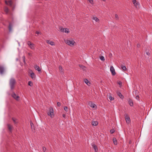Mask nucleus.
I'll return each instance as SVG.
<instances>
[{"instance_id":"nucleus-1","label":"nucleus","mask_w":152,"mask_h":152,"mask_svg":"<svg viewBox=\"0 0 152 152\" xmlns=\"http://www.w3.org/2000/svg\"><path fill=\"white\" fill-rule=\"evenodd\" d=\"M15 83L16 80L14 78H11L9 82V84L11 90H12L14 89Z\"/></svg>"},{"instance_id":"nucleus-2","label":"nucleus","mask_w":152,"mask_h":152,"mask_svg":"<svg viewBox=\"0 0 152 152\" xmlns=\"http://www.w3.org/2000/svg\"><path fill=\"white\" fill-rule=\"evenodd\" d=\"M5 4L8 5H9L12 8L13 10L15 9V6L13 4L12 1L11 0H9L7 1V0L5 1Z\"/></svg>"},{"instance_id":"nucleus-3","label":"nucleus","mask_w":152,"mask_h":152,"mask_svg":"<svg viewBox=\"0 0 152 152\" xmlns=\"http://www.w3.org/2000/svg\"><path fill=\"white\" fill-rule=\"evenodd\" d=\"M48 115L50 116L51 118H53L54 116V113L53 108L50 107L49 109V112L48 113Z\"/></svg>"},{"instance_id":"nucleus-4","label":"nucleus","mask_w":152,"mask_h":152,"mask_svg":"<svg viewBox=\"0 0 152 152\" xmlns=\"http://www.w3.org/2000/svg\"><path fill=\"white\" fill-rule=\"evenodd\" d=\"M65 42L66 44L71 46L74 45V43H75L73 40L70 41L67 39L65 40Z\"/></svg>"},{"instance_id":"nucleus-5","label":"nucleus","mask_w":152,"mask_h":152,"mask_svg":"<svg viewBox=\"0 0 152 152\" xmlns=\"http://www.w3.org/2000/svg\"><path fill=\"white\" fill-rule=\"evenodd\" d=\"M27 44L30 48L32 50L35 49V45L33 43H31L30 41H28L27 42Z\"/></svg>"},{"instance_id":"nucleus-6","label":"nucleus","mask_w":152,"mask_h":152,"mask_svg":"<svg viewBox=\"0 0 152 152\" xmlns=\"http://www.w3.org/2000/svg\"><path fill=\"white\" fill-rule=\"evenodd\" d=\"M60 30L62 32H65L66 33H69V30L67 28H64L62 27H60L59 28Z\"/></svg>"},{"instance_id":"nucleus-7","label":"nucleus","mask_w":152,"mask_h":152,"mask_svg":"<svg viewBox=\"0 0 152 152\" xmlns=\"http://www.w3.org/2000/svg\"><path fill=\"white\" fill-rule=\"evenodd\" d=\"M12 96L17 101L19 100V96L14 92L12 94Z\"/></svg>"},{"instance_id":"nucleus-8","label":"nucleus","mask_w":152,"mask_h":152,"mask_svg":"<svg viewBox=\"0 0 152 152\" xmlns=\"http://www.w3.org/2000/svg\"><path fill=\"white\" fill-rule=\"evenodd\" d=\"M6 21L7 22H9V25L8 28L9 31L10 32L12 31V27H13V24L12 23L9 22L8 20H6Z\"/></svg>"},{"instance_id":"nucleus-9","label":"nucleus","mask_w":152,"mask_h":152,"mask_svg":"<svg viewBox=\"0 0 152 152\" xmlns=\"http://www.w3.org/2000/svg\"><path fill=\"white\" fill-rule=\"evenodd\" d=\"M125 120L127 124H129L130 121V118L129 117L128 115L127 114H125Z\"/></svg>"},{"instance_id":"nucleus-10","label":"nucleus","mask_w":152,"mask_h":152,"mask_svg":"<svg viewBox=\"0 0 152 152\" xmlns=\"http://www.w3.org/2000/svg\"><path fill=\"white\" fill-rule=\"evenodd\" d=\"M110 70L112 73V74L113 75H115L116 74V73L115 72V69L114 67L112 66H111L110 67Z\"/></svg>"},{"instance_id":"nucleus-11","label":"nucleus","mask_w":152,"mask_h":152,"mask_svg":"<svg viewBox=\"0 0 152 152\" xmlns=\"http://www.w3.org/2000/svg\"><path fill=\"white\" fill-rule=\"evenodd\" d=\"M7 126L9 131L10 132H12L13 126L9 124H7Z\"/></svg>"},{"instance_id":"nucleus-12","label":"nucleus","mask_w":152,"mask_h":152,"mask_svg":"<svg viewBox=\"0 0 152 152\" xmlns=\"http://www.w3.org/2000/svg\"><path fill=\"white\" fill-rule=\"evenodd\" d=\"M89 106L91 107L94 108L95 106H96V105L93 104L92 102L90 101L89 102Z\"/></svg>"},{"instance_id":"nucleus-13","label":"nucleus","mask_w":152,"mask_h":152,"mask_svg":"<svg viewBox=\"0 0 152 152\" xmlns=\"http://www.w3.org/2000/svg\"><path fill=\"white\" fill-rule=\"evenodd\" d=\"M92 146L93 148L95 150V152H97L98 151V148L96 145H95L94 144H92Z\"/></svg>"},{"instance_id":"nucleus-14","label":"nucleus","mask_w":152,"mask_h":152,"mask_svg":"<svg viewBox=\"0 0 152 152\" xmlns=\"http://www.w3.org/2000/svg\"><path fill=\"white\" fill-rule=\"evenodd\" d=\"M4 71V67L2 66H0V73L1 74H2L3 73Z\"/></svg>"},{"instance_id":"nucleus-15","label":"nucleus","mask_w":152,"mask_h":152,"mask_svg":"<svg viewBox=\"0 0 152 152\" xmlns=\"http://www.w3.org/2000/svg\"><path fill=\"white\" fill-rule=\"evenodd\" d=\"M49 44L51 45H55L54 43L53 42L50 41L49 40H47L46 41Z\"/></svg>"},{"instance_id":"nucleus-16","label":"nucleus","mask_w":152,"mask_h":152,"mask_svg":"<svg viewBox=\"0 0 152 152\" xmlns=\"http://www.w3.org/2000/svg\"><path fill=\"white\" fill-rule=\"evenodd\" d=\"M4 10L6 14H7L9 12V9L7 7L5 6L4 8Z\"/></svg>"},{"instance_id":"nucleus-17","label":"nucleus","mask_w":152,"mask_h":152,"mask_svg":"<svg viewBox=\"0 0 152 152\" xmlns=\"http://www.w3.org/2000/svg\"><path fill=\"white\" fill-rule=\"evenodd\" d=\"M34 68L36 70H37L39 72H41V69L39 66L37 65H35Z\"/></svg>"},{"instance_id":"nucleus-18","label":"nucleus","mask_w":152,"mask_h":152,"mask_svg":"<svg viewBox=\"0 0 152 152\" xmlns=\"http://www.w3.org/2000/svg\"><path fill=\"white\" fill-rule=\"evenodd\" d=\"M117 94L118 96H119L120 97L121 99H122L124 98V96L121 94L120 92H118L117 93Z\"/></svg>"},{"instance_id":"nucleus-19","label":"nucleus","mask_w":152,"mask_h":152,"mask_svg":"<svg viewBox=\"0 0 152 152\" xmlns=\"http://www.w3.org/2000/svg\"><path fill=\"white\" fill-rule=\"evenodd\" d=\"M128 102L130 106H132L133 105V102L132 99H129Z\"/></svg>"},{"instance_id":"nucleus-20","label":"nucleus","mask_w":152,"mask_h":152,"mask_svg":"<svg viewBox=\"0 0 152 152\" xmlns=\"http://www.w3.org/2000/svg\"><path fill=\"white\" fill-rule=\"evenodd\" d=\"M91 124L93 126H96L98 124V122L96 121H92Z\"/></svg>"},{"instance_id":"nucleus-21","label":"nucleus","mask_w":152,"mask_h":152,"mask_svg":"<svg viewBox=\"0 0 152 152\" xmlns=\"http://www.w3.org/2000/svg\"><path fill=\"white\" fill-rule=\"evenodd\" d=\"M121 69H123L124 71H125L126 70V66L123 65V64H121Z\"/></svg>"},{"instance_id":"nucleus-22","label":"nucleus","mask_w":152,"mask_h":152,"mask_svg":"<svg viewBox=\"0 0 152 152\" xmlns=\"http://www.w3.org/2000/svg\"><path fill=\"white\" fill-rule=\"evenodd\" d=\"M30 76H31V78L33 79L35 78V75L33 72L30 74Z\"/></svg>"},{"instance_id":"nucleus-23","label":"nucleus","mask_w":152,"mask_h":152,"mask_svg":"<svg viewBox=\"0 0 152 152\" xmlns=\"http://www.w3.org/2000/svg\"><path fill=\"white\" fill-rule=\"evenodd\" d=\"M84 82L87 85H88V83L89 84H91V83H90V81H88L87 79H85L84 80Z\"/></svg>"},{"instance_id":"nucleus-24","label":"nucleus","mask_w":152,"mask_h":152,"mask_svg":"<svg viewBox=\"0 0 152 152\" xmlns=\"http://www.w3.org/2000/svg\"><path fill=\"white\" fill-rule=\"evenodd\" d=\"M59 69L60 72L61 73H62L63 72V69L61 66H59Z\"/></svg>"},{"instance_id":"nucleus-25","label":"nucleus","mask_w":152,"mask_h":152,"mask_svg":"<svg viewBox=\"0 0 152 152\" xmlns=\"http://www.w3.org/2000/svg\"><path fill=\"white\" fill-rule=\"evenodd\" d=\"M113 141L115 145L117 144V140L116 138H113Z\"/></svg>"},{"instance_id":"nucleus-26","label":"nucleus","mask_w":152,"mask_h":152,"mask_svg":"<svg viewBox=\"0 0 152 152\" xmlns=\"http://www.w3.org/2000/svg\"><path fill=\"white\" fill-rule=\"evenodd\" d=\"M92 19L93 20H94L96 22H97L99 21V19L98 18L96 17H93L92 18Z\"/></svg>"},{"instance_id":"nucleus-27","label":"nucleus","mask_w":152,"mask_h":152,"mask_svg":"<svg viewBox=\"0 0 152 152\" xmlns=\"http://www.w3.org/2000/svg\"><path fill=\"white\" fill-rule=\"evenodd\" d=\"M134 4H134L137 8L139 7V3L138 2H137L136 3H134Z\"/></svg>"},{"instance_id":"nucleus-28","label":"nucleus","mask_w":152,"mask_h":152,"mask_svg":"<svg viewBox=\"0 0 152 152\" xmlns=\"http://www.w3.org/2000/svg\"><path fill=\"white\" fill-rule=\"evenodd\" d=\"M28 85L30 86H33V83L31 81H29L28 82Z\"/></svg>"},{"instance_id":"nucleus-29","label":"nucleus","mask_w":152,"mask_h":152,"mask_svg":"<svg viewBox=\"0 0 152 152\" xmlns=\"http://www.w3.org/2000/svg\"><path fill=\"white\" fill-rule=\"evenodd\" d=\"M100 58L102 61H104L105 60L104 57L103 56H100Z\"/></svg>"},{"instance_id":"nucleus-30","label":"nucleus","mask_w":152,"mask_h":152,"mask_svg":"<svg viewBox=\"0 0 152 152\" xmlns=\"http://www.w3.org/2000/svg\"><path fill=\"white\" fill-rule=\"evenodd\" d=\"M12 119L15 124L17 123V122L16 121L17 120L15 118H12Z\"/></svg>"},{"instance_id":"nucleus-31","label":"nucleus","mask_w":152,"mask_h":152,"mask_svg":"<svg viewBox=\"0 0 152 152\" xmlns=\"http://www.w3.org/2000/svg\"><path fill=\"white\" fill-rule=\"evenodd\" d=\"M109 98L111 101L113 100L114 99V98L111 96H109Z\"/></svg>"},{"instance_id":"nucleus-32","label":"nucleus","mask_w":152,"mask_h":152,"mask_svg":"<svg viewBox=\"0 0 152 152\" xmlns=\"http://www.w3.org/2000/svg\"><path fill=\"white\" fill-rule=\"evenodd\" d=\"M89 2L92 4H94V1L93 0H88Z\"/></svg>"},{"instance_id":"nucleus-33","label":"nucleus","mask_w":152,"mask_h":152,"mask_svg":"<svg viewBox=\"0 0 152 152\" xmlns=\"http://www.w3.org/2000/svg\"><path fill=\"white\" fill-rule=\"evenodd\" d=\"M110 133L112 134L114 132H115V130L114 129H111L110 130Z\"/></svg>"},{"instance_id":"nucleus-34","label":"nucleus","mask_w":152,"mask_h":152,"mask_svg":"<svg viewBox=\"0 0 152 152\" xmlns=\"http://www.w3.org/2000/svg\"><path fill=\"white\" fill-rule=\"evenodd\" d=\"M30 124L31 128L32 129V128H33L32 126H33L34 125V124H33V123H32L31 121H30Z\"/></svg>"},{"instance_id":"nucleus-35","label":"nucleus","mask_w":152,"mask_h":152,"mask_svg":"<svg viewBox=\"0 0 152 152\" xmlns=\"http://www.w3.org/2000/svg\"><path fill=\"white\" fill-rule=\"evenodd\" d=\"M22 58H23V62L25 64V57L24 56H23L22 57Z\"/></svg>"},{"instance_id":"nucleus-36","label":"nucleus","mask_w":152,"mask_h":152,"mask_svg":"<svg viewBox=\"0 0 152 152\" xmlns=\"http://www.w3.org/2000/svg\"><path fill=\"white\" fill-rule=\"evenodd\" d=\"M115 17L117 20H118V15L117 14H115Z\"/></svg>"},{"instance_id":"nucleus-37","label":"nucleus","mask_w":152,"mask_h":152,"mask_svg":"<svg viewBox=\"0 0 152 152\" xmlns=\"http://www.w3.org/2000/svg\"><path fill=\"white\" fill-rule=\"evenodd\" d=\"M64 110L65 111L67 112V107L66 106H65L64 107Z\"/></svg>"},{"instance_id":"nucleus-38","label":"nucleus","mask_w":152,"mask_h":152,"mask_svg":"<svg viewBox=\"0 0 152 152\" xmlns=\"http://www.w3.org/2000/svg\"><path fill=\"white\" fill-rule=\"evenodd\" d=\"M113 56L112 54L111 53H110L109 54V57L110 58H111Z\"/></svg>"},{"instance_id":"nucleus-39","label":"nucleus","mask_w":152,"mask_h":152,"mask_svg":"<svg viewBox=\"0 0 152 152\" xmlns=\"http://www.w3.org/2000/svg\"><path fill=\"white\" fill-rule=\"evenodd\" d=\"M79 66L81 67V68H82L83 69H84V68H85V67L83 66H82V65H79Z\"/></svg>"},{"instance_id":"nucleus-40","label":"nucleus","mask_w":152,"mask_h":152,"mask_svg":"<svg viewBox=\"0 0 152 152\" xmlns=\"http://www.w3.org/2000/svg\"><path fill=\"white\" fill-rule=\"evenodd\" d=\"M57 106L58 107H60L61 106V103L59 102H58L57 103Z\"/></svg>"},{"instance_id":"nucleus-41","label":"nucleus","mask_w":152,"mask_h":152,"mask_svg":"<svg viewBox=\"0 0 152 152\" xmlns=\"http://www.w3.org/2000/svg\"><path fill=\"white\" fill-rule=\"evenodd\" d=\"M42 149H43V151L44 152H45V150H46V148L45 147H43V148H42Z\"/></svg>"},{"instance_id":"nucleus-42","label":"nucleus","mask_w":152,"mask_h":152,"mask_svg":"<svg viewBox=\"0 0 152 152\" xmlns=\"http://www.w3.org/2000/svg\"><path fill=\"white\" fill-rule=\"evenodd\" d=\"M137 2L136 0H133V3L134 4H135L134 3H136Z\"/></svg>"},{"instance_id":"nucleus-43","label":"nucleus","mask_w":152,"mask_h":152,"mask_svg":"<svg viewBox=\"0 0 152 152\" xmlns=\"http://www.w3.org/2000/svg\"><path fill=\"white\" fill-rule=\"evenodd\" d=\"M63 117L64 118H66V115L65 114H63L62 115Z\"/></svg>"},{"instance_id":"nucleus-44","label":"nucleus","mask_w":152,"mask_h":152,"mask_svg":"<svg viewBox=\"0 0 152 152\" xmlns=\"http://www.w3.org/2000/svg\"><path fill=\"white\" fill-rule=\"evenodd\" d=\"M146 54L148 56H149L150 55V53L148 52H147L146 53Z\"/></svg>"},{"instance_id":"nucleus-45","label":"nucleus","mask_w":152,"mask_h":152,"mask_svg":"<svg viewBox=\"0 0 152 152\" xmlns=\"http://www.w3.org/2000/svg\"><path fill=\"white\" fill-rule=\"evenodd\" d=\"M137 47L138 48L139 47H140V45L139 44H137Z\"/></svg>"},{"instance_id":"nucleus-46","label":"nucleus","mask_w":152,"mask_h":152,"mask_svg":"<svg viewBox=\"0 0 152 152\" xmlns=\"http://www.w3.org/2000/svg\"><path fill=\"white\" fill-rule=\"evenodd\" d=\"M36 33L37 34H39V32L38 31H36Z\"/></svg>"},{"instance_id":"nucleus-47","label":"nucleus","mask_w":152,"mask_h":152,"mask_svg":"<svg viewBox=\"0 0 152 152\" xmlns=\"http://www.w3.org/2000/svg\"><path fill=\"white\" fill-rule=\"evenodd\" d=\"M136 99H137L138 98H139V96H136Z\"/></svg>"},{"instance_id":"nucleus-48","label":"nucleus","mask_w":152,"mask_h":152,"mask_svg":"<svg viewBox=\"0 0 152 152\" xmlns=\"http://www.w3.org/2000/svg\"><path fill=\"white\" fill-rule=\"evenodd\" d=\"M119 84L120 85V84H121V82H119Z\"/></svg>"},{"instance_id":"nucleus-49","label":"nucleus","mask_w":152,"mask_h":152,"mask_svg":"<svg viewBox=\"0 0 152 152\" xmlns=\"http://www.w3.org/2000/svg\"><path fill=\"white\" fill-rule=\"evenodd\" d=\"M131 143V141H129V144H130Z\"/></svg>"},{"instance_id":"nucleus-50","label":"nucleus","mask_w":152,"mask_h":152,"mask_svg":"<svg viewBox=\"0 0 152 152\" xmlns=\"http://www.w3.org/2000/svg\"><path fill=\"white\" fill-rule=\"evenodd\" d=\"M3 25H4L5 26H6V25L5 24H4V23H3Z\"/></svg>"}]
</instances>
